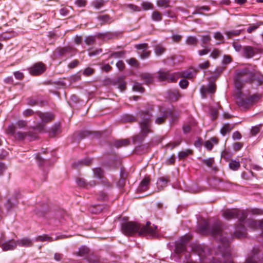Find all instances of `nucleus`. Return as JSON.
<instances>
[{
  "label": "nucleus",
  "instance_id": "f257e3e1",
  "mask_svg": "<svg viewBox=\"0 0 263 263\" xmlns=\"http://www.w3.org/2000/svg\"><path fill=\"white\" fill-rule=\"evenodd\" d=\"M157 226L152 225L149 221L145 225L134 221L125 222L121 225L122 232L126 236H133L138 233L139 236L153 238L157 236Z\"/></svg>",
  "mask_w": 263,
  "mask_h": 263
},
{
  "label": "nucleus",
  "instance_id": "f03ea898",
  "mask_svg": "<svg viewBox=\"0 0 263 263\" xmlns=\"http://www.w3.org/2000/svg\"><path fill=\"white\" fill-rule=\"evenodd\" d=\"M222 216L227 220H231L238 218L239 224L235 227V230L233 235L228 238H231L230 242L235 237L238 239L245 237L247 235L246 228L242 224L247 217V213L244 211L238 209H227L222 212Z\"/></svg>",
  "mask_w": 263,
  "mask_h": 263
},
{
  "label": "nucleus",
  "instance_id": "7ed1b4c3",
  "mask_svg": "<svg viewBox=\"0 0 263 263\" xmlns=\"http://www.w3.org/2000/svg\"><path fill=\"white\" fill-rule=\"evenodd\" d=\"M137 116L141 119L139 123L141 133L133 137V142L135 144L137 142L141 143L147 135L152 132L151 119L153 115L152 112L148 110H140L137 113Z\"/></svg>",
  "mask_w": 263,
  "mask_h": 263
},
{
  "label": "nucleus",
  "instance_id": "20e7f679",
  "mask_svg": "<svg viewBox=\"0 0 263 263\" xmlns=\"http://www.w3.org/2000/svg\"><path fill=\"white\" fill-rule=\"evenodd\" d=\"M254 81H257L259 85L262 84L263 75L259 72H253L247 68L238 70L235 78L236 84L242 82L252 83Z\"/></svg>",
  "mask_w": 263,
  "mask_h": 263
},
{
  "label": "nucleus",
  "instance_id": "39448f33",
  "mask_svg": "<svg viewBox=\"0 0 263 263\" xmlns=\"http://www.w3.org/2000/svg\"><path fill=\"white\" fill-rule=\"evenodd\" d=\"M262 95L259 93H255L245 99H240L237 102L238 105L245 108H248L254 104L258 102L261 98Z\"/></svg>",
  "mask_w": 263,
  "mask_h": 263
},
{
  "label": "nucleus",
  "instance_id": "423d86ee",
  "mask_svg": "<svg viewBox=\"0 0 263 263\" xmlns=\"http://www.w3.org/2000/svg\"><path fill=\"white\" fill-rule=\"evenodd\" d=\"M6 132L7 135L13 137L17 140H23L27 136L30 135V132H16V127L13 124H11L8 126Z\"/></svg>",
  "mask_w": 263,
  "mask_h": 263
},
{
  "label": "nucleus",
  "instance_id": "0eeeda50",
  "mask_svg": "<svg viewBox=\"0 0 263 263\" xmlns=\"http://www.w3.org/2000/svg\"><path fill=\"white\" fill-rule=\"evenodd\" d=\"M168 116H170L171 117L172 120L174 121L177 118L179 115L178 114L174 112L173 110L170 109L161 111V115L157 117L155 119V123L159 125L163 124L165 122Z\"/></svg>",
  "mask_w": 263,
  "mask_h": 263
},
{
  "label": "nucleus",
  "instance_id": "6e6552de",
  "mask_svg": "<svg viewBox=\"0 0 263 263\" xmlns=\"http://www.w3.org/2000/svg\"><path fill=\"white\" fill-rule=\"evenodd\" d=\"M158 78L160 81H167L168 83L176 82L178 77L176 73H170L168 71H159Z\"/></svg>",
  "mask_w": 263,
  "mask_h": 263
},
{
  "label": "nucleus",
  "instance_id": "1a4fd4ad",
  "mask_svg": "<svg viewBox=\"0 0 263 263\" xmlns=\"http://www.w3.org/2000/svg\"><path fill=\"white\" fill-rule=\"evenodd\" d=\"M190 239V238L189 236H184L176 243L175 251L177 254L180 255L186 251V245Z\"/></svg>",
  "mask_w": 263,
  "mask_h": 263
},
{
  "label": "nucleus",
  "instance_id": "9d476101",
  "mask_svg": "<svg viewBox=\"0 0 263 263\" xmlns=\"http://www.w3.org/2000/svg\"><path fill=\"white\" fill-rule=\"evenodd\" d=\"M46 65L42 62H37L28 68L29 73L33 76H39L46 70Z\"/></svg>",
  "mask_w": 263,
  "mask_h": 263
},
{
  "label": "nucleus",
  "instance_id": "9b49d317",
  "mask_svg": "<svg viewBox=\"0 0 263 263\" xmlns=\"http://www.w3.org/2000/svg\"><path fill=\"white\" fill-rule=\"evenodd\" d=\"M135 48L138 50V53L142 59H146L149 57L151 51L148 50V46L146 43L135 45Z\"/></svg>",
  "mask_w": 263,
  "mask_h": 263
},
{
  "label": "nucleus",
  "instance_id": "f8f14e48",
  "mask_svg": "<svg viewBox=\"0 0 263 263\" xmlns=\"http://www.w3.org/2000/svg\"><path fill=\"white\" fill-rule=\"evenodd\" d=\"M261 49L259 48L246 46L242 48V54L245 58L250 59L253 57L256 54L261 53Z\"/></svg>",
  "mask_w": 263,
  "mask_h": 263
},
{
  "label": "nucleus",
  "instance_id": "ddd939ff",
  "mask_svg": "<svg viewBox=\"0 0 263 263\" xmlns=\"http://www.w3.org/2000/svg\"><path fill=\"white\" fill-rule=\"evenodd\" d=\"M244 222L248 227L252 230H257L258 228H260L263 237V220L257 221L253 219L248 218L245 221H244Z\"/></svg>",
  "mask_w": 263,
  "mask_h": 263
},
{
  "label": "nucleus",
  "instance_id": "4468645a",
  "mask_svg": "<svg viewBox=\"0 0 263 263\" xmlns=\"http://www.w3.org/2000/svg\"><path fill=\"white\" fill-rule=\"evenodd\" d=\"M57 51L60 55L72 57L76 53L77 49L72 47L67 46L57 49Z\"/></svg>",
  "mask_w": 263,
  "mask_h": 263
},
{
  "label": "nucleus",
  "instance_id": "2eb2a0df",
  "mask_svg": "<svg viewBox=\"0 0 263 263\" xmlns=\"http://www.w3.org/2000/svg\"><path fill=\"white\" fill-rule=\"evenodd\" d=\"M17 246V240L10 239L2 242V248L3 251H7L14 250Z\"/></svg>",
  "mask_w": 263,
  "mask_h": 263
},
{
  "label": "nucleus",
  "instance_id": "dca6fc26",
  "mask_svg": "<svg viewBox=\"0 0 263 263\" xmlns=\"http://www.w3.org/2000/svg\"><path fill=\"white\" fill-rule=\"evenodd\" d=\"M35 113L42 121L45 123L49 122L54 119V115L51 112L43 113L41 111H36Z\"/></svg>",
  "mask_w": 263,
  "mask_h": 263
},
{
  "label": "nucleus",
  "instance_id": "f3484780",
  "mask_svg": "<svg viewBox=\"0 0 263 263\" xmlns=\"http://www.w3.org/2000/svg\"><path fill=\"white\" fill-rule=\"evenodd\" d=\"M76 182L79 186L87 189H88L89 187L95 186L97 184L95 181L86 182L84 179L81 178H77L76 180Z\"/></svg>",
  "mask_w": 263,
  "mask_h": 263
},
{
  "label": "nucleus",
  "instance_id": "a211bd4d",
  "mask_svg": "<svg viewBox=\"0 0 263 263\" xmlns=\"http://www.w3.org/2000/svg\"><path fill=\"white\" fill-rule=\"evenodd\" d=\"M64 238L63 236H58L55 239H53L52 237L49 236L48 235L44 234L42 235H40L35 238V241H48L50 242L53 241L54 240H57L59 239H62Z\"/></svg>",
  "mask_w": 263,
  "mask_h": 263
},
{
  "label": "nucleus",
  "instance_id": "6ab92c4d",
  "mask_svg": "<svg viewBox=\"0 0 263 263\" xmlns=\"http://www.w3.org/2000/svg\"><path fill=\"white\" fill-rule=\"evenodd\" d=\"M17 246L23 247H30L33 246V242L30 238L25 237L17 240Z\"/></svg>",
  "mask_w": 263,
  "mask_h": 263
},
{
  "label": "nucleus",
  "instance_id": "aec40b11",
  "mask_svg": "<svg viewBox=\"0 0 263 263\" xmlns=\"http://www.w3.org/2000/svg\"><path fill=\"white\" fill-rule=\"evenodd\" d=\"M140 78L146 85L152 84L154 82V77L152 74L149 73H143L140 74Z\"/></svg>",
  "mask_w": 263,
  "mask_h": 263
},
{
  "label": "nucleus",
  "instance_id": "412c9836",
  "mask_svg": "<svg viewBox=\"0 0 263 263\" xmlns=\"http://www.w3.org/2000/svg\"><path fill=\"white\" fill-rule=\"evenodd\" d=\"M93 177L98 178L102 180L103 183H105L106 181V179L104 177V173L103 170L100 168L97 167L93 170Z\"/></svg>",
  "mask_w": 263,
  "mask_h": 263
},
{
  "label": "nucleus",
  "instance_id": "4be33fe9",
  "mask_svg": "<svg viewBox=\"0 0 263 263\" xmlns=\"http://www.w3.org/2000/svg\"><path fill=\"white\" fill-rule=\"evenodd\" d=\"M149 183V178L148 177H145L141 182L138 190L139 192H144L148 189V185Z\"/></svg>",
  "mask_w": 263,
  "mask_h": 263
},
{
  "label": "nucleus",
  "instance_id": "5701e85b",
  "mask_svg": "<svg viewBox=\"0 0 263 263\" xmlns=\"http://www.w3.org/2000/svg\"><path fill=\"white\" fill-rule=\"evenodd\" d=\"M167 98L172 101H176L180 98V95L177 90H169L167 92Z\"/></svg>",
  "mask_w": 263,
  "mask_h": 263
},
{
  "label": "nucleus",
  "instance_id": "b1692460",
  "mask_svg": "<svg viewBox=\"0 0 263 263\" xmlns=\"http://www.w3.org/2000/svg\"><path fill=\"white\" fill-rule=\"evenodd\" d=\"M201 161L208 167H211L213 171H218V168L216 166H213V165L214 163V159L213 158H209L208 159H202Z\"/></svg>",
  "mask_w": 263,
  "mask_h": 263
},
{
  "label": "nucleus",
  "instance_id": "393cba45",
  "mask_svg": "<svg viewBox=\"0 0 263 263\" xmlns=\"http://www.w3.org/2000/svg\"><path fill=\"white\" fill-rule=\"evenodd\" d=\"M170 182L169 178L167 176L160 177L157 182V184L159 187L163 188L166 186L167 183Z\"/></svg>",
  "mask_w": 263,
  "mask_h": 263
},
{
  "label": "nucleus",
  "instance_id": "a878e982",
  "mask_svg": "<svg viewBox=\"0 0 263 263\" xmlns=\"http://www.w3.org/2000/svg\"><path fill=\"white\" fill-rule=\"evenodd\" d=\"M91 162H92L91 159L86 158L84 160H82L79 161L77 162L74 163L73 164V165L76 168H77L79 166H82V165L88 166L91 164Z\"/></svg>",
  "mask_w": 263,
  "mask_h": 263
},
{
  "label": "nucleus",
  "instance_id": "bb28decb",
  "mask_svg": "<svg viewBox=\"0 0 263 263\" xmlns=\"http://www.w3.org/2000/svg\"><path fill=\"white\" fill-rule=\"evenodd\" d=\"M121 120L124 122L133 123L137 121L136 118L132 115L125 114L122 116Z\"/></svg>",
  "mask_w": 263,
  "mask_h": 263
},
{
  "label": "nucleus",
  "instance_id": "cd10ccee",
  "mask_svg": "<svg viewBox=\"0 0 263 263\" xmlns=\"http://www.w3.org/2000/svg\"><path fill=\"white\" fill-rule=\"evenodd\" d=\"M89 252V249L86 246H82L80 248L78 252L76 254L81 257L86 256Z\"/></svg>",
  "mask_w": 263,
  "mask_h": 263
},
{
  "label": "nucleus",
  "instance_id": "c85d7f7f",
  "mask_svg": "<svg viewBox=\"0 0 263 263\" xmlns=\"http://www.w3.org/2000/svg\"><path fill=\"white\" fill-rule=\"evenodd\" d=\"M185 43L190 46H196L198 43V39L194 36H188L186 39Z\"/></svg>",
  "mask_w": 263,
  "mask_h": 263
},
{
  "label": "nucleus",
  "instance_id": "c756f323",
  "mask_svg": "<svg viewBox=\"0 0 263 263\" xmlns=\"http://www.w3.org/2000/svg\"><path fill=\"white\" fill-rule=\"evenodd\" d=\"M211 37L209 35H204L201 36V46L206 48L207 45L210 43Z\"/></svg>",
  "mask_w": 263,
  "mask_h": 263
},
{
  "label": "nucleus",
  "instance_id": "7c9ffc66",
  "mask_svg": "<svg viewBox=\"0 0 263 263\" xmlns=\"http://www.w3.org/2000/svg\"><path fill=\"white\" fill-rule=\"evenodd\" d=\"M170 0H157L156 4L158 7L167 8L170 7Z\"/></svg>",
  "mask_w": 263,
  "mask_h": 263
},
{
  "label": "nucleus",
  "instance_id": "2f4dec72",
  "mask_svg": "<svg viewBox=\"0 0 263 263\" xmlns=\"http://www.w3.org/2000/svg\"><path fill=\"white\" fill-rule=\"evenodd\" d=\"M130 144V141L128 139H121L117 140L115 144L117 147H121L122 146H126Z\"/></svg>",
  "mask_w": 263,
  "mask_h": 263
},
{
  "label": "nucleus",
  "instance_id": "473e14b6",
  "mask_svg": "<svg viewBox=\"0 0 263 263\" xmlns=\"http://www.w3.org/2000/svg\"><path fill=\"white\" fill-rule=\"evenodd\" d=\"M107 3L104 0H95L91 3V5L97 9H99Z\"/></svg>",
  "mask_w": 263,
  "mask_h": 263
},
{
  "label": "nucleus",
  "instance_id": "72a5a7b5",
  "mask_svg": "<svg viewBox=\"0 0 263 263\" xmlns=\"http://www.w3.org/2000/svg\"><path fill=\"white\" fill-rule=\"evenodd\" d=\"M216 90V86L215 84H210L207 86L206 88L204 87H202L201 89V91L202 93H204V92H207L210 93H214L215 92Z\"/></svg>",
  "mask_w": 263,
  "mask_h": 263
},
{
  "label": "nucleus",
  "instance_id": "f704fd0d",
  "mask_svg": "<svg viewBox=\"0 0 263 263\" xmlns=\"http://www.w3.org/2000/svg\"><path fill=\"white\" fill-rule=\"evenodd\" d=\"M151 17L152 20L155 22H160L162 20V14L157 10L153 11Z\"/></svg>",
  "mask_w": 263,
  "mask_h": 263
},
{
  "label": "nucleus",
  "instance_id": "c9c22d12",
  "mask_svg": "<svg viewBox=\"0 0 263 263\" xmlns=\"http://www.w3.org/2000/svg\"><path fill=\"white\" fill-rule=\"evenodd\" d=\"M165 50V48L160 45H157L155 47V53L158 56L162 54L163 53H164Z\"/></svg>",
  "mask_w": 263,
  "mask_h": 263
},
{
  "label": "nucleus",
  "instance_id": "e433bc0d",
  "mask_svg": "<svg viewBox=\"0 0 263 263\" xmlns=\"http://www.w3.org/2000/svg\"><path fill=\"white\" fill-rule=\"evenodd\" d=\"M98 20L102 22V24L110 23L111 22V17L108 14H105L98 16Z\"/></svg>",
  "mask_w": 263,
  "mask_h": 263
},
{
  "label": "nucleus",
  "instance_id": "4c0bfd02",
  "mask_svg": "<svg viewBox=\"0 0 263 263\" xmlns=\"http://www.w3.org/2000/svg\"><path fill=\"white\" fill-rule=\"evenodd\" d=\"M232 128L229 124H224L220 129V133L223 136H225L228 132H230Z\"/></svg>",
  "mask_w": 263,
  "mask_h": 263
},
{
  "label": "nucleus",
  "instance_id": "58836bf2",
  "mask_svg": "<svg viewBox=\"0 0 263 263\" xmlns=\"http://www.w3.org/2000/svg\"><path fill=\"white\" fill-rule=\"evenodd\" d=\"M229 167L233 171L238 170L240 166L239 162L235 160H232L229 163Z\"/></svg>",
  "mask_w": 263,
  "mask_h": 263
},
{
  "label": "nucleus",
  "instance_id": "ea45409f",
  "mask_svg": "<svg viewBox=\"0 0 263 263\" xmlns=\"http://www.w3.org/2000/svg\"><path fill=\"white\" fill-rule=\"evenodd\" d=\"M60 125L59 124H55L49 131V134L50 136H54L58 133H59L60 131Z\"/></svg>",
  "mask_w": 263,
  "mask_h": 263
},
{
  "label": "nucleus",
  "instance_id": "a19ab883",
  "mask_svg": "<svg viewBox=\"0 0 263 263\" xmlns=\"http://www.w3.org/2000/svg\"><path fill=\"white\" fill-rule=\"evenodd\" d=\"M133 89L134 91H139L142 93L144 91V88L142 86L141 84L138 82H134Z\"/></svg>",
  "mask_w": 263,
  "mask_h": 263
},
{
  "label": "nucleus",
  "instance_id": "79ce46f5",
  "mask_svg": "<svg viewBox=\"0 0 263 263\" xmlns=\"http://www.w3.org/2000/svg\"><path fill=\"white\" fill-rule=\"evenodd\" d=\"M84 41L87 45H91L95 43L96 37L92 35L87 36L85 37Z\"/></svg>",
  "mask_w": 263,
  "mask_h": 263
},
{
  "label": "nucleus",
  "instance_id": "37998d69",
  "mask_svg": "<svg viewBox=\"0 0 263 263\" xmlns=\"http://www.w3.org/2000/svg\"><path fill=\"white\" fill-rule=\"evenodd\" d=\"M263 25V22H260L256 24H252L251 26L247 29V31L248 33H251L253 31L257 29L260 25Z\"/></svg>",
  "mask_w": 263,
  "mask_h": 263
},
{
  "label": "nucleus",
  "instance_id": "c03bdc74",
  "mask_svg": "<svg viewBox=\"0 0 263 263\" xmlns=\"http://www.w3.org/2000/svg\"><path fill=\"white\" fill-rule=\"evenodd\" d=\"M141 6L143 10H148L150 9H153V5L148 2H144L142 3Z\"/></svg>",
  "mask_w": 263,
  "mask_h": 263
},
{
  "label": "nucleus",
  "instance_id": "a18cd8bd",
  "mask_svg": "<svg viewBox=\"0 0 263 263\" xmlns=\"http://www.w3.org/2000/svg\"><path fill=\"white\" fill-rule=\"evenodd\" d=\"M127 8H129L132 12H139L141 10L140 7L134 4H128L126 5Z\"/></svg>",
  "mask_w": 263,
  "mask_h": 263
},
{
  "label": "nucleus",
  "instance_id": "49530a36",
  "mask_svg": "<svg viewBox=\"0 0 263 263\" xmlns=\"http://www.w3.org/2000/svg\"><path fill=\"white\" fill-rule=\"evenodd\" d=\"M241 32L240 30H233L228 31L226 33V34L228 36L229 38H231L233 36H237L240 34Z\"/></svg>",
  "mask_w": 263,
  "mask_h": 263
},
{
  "label": "nucleus",
  "instance_id": "de8ad7c7",
  "mask_svg": "<svg viewBox=\"0 0 263 263\" xmlns=\"http://www.w3.org/2000/svg\"><path fill=\"white\" fill-rule=\"evenodd\" d=\"M191 153V151L187 149L185 151H181L178 153V158L179 159H183L186 157L190 154Z\"/></svg>",
  "mask_w": 263,
  "mask_h": 263
},
{
  "label": "nucleus",
  "instance_id": "09e8293b",
  "mask_svg": "<svg viewBox=\"0 0 263 263\" xmlns=\"http://www.w3.org/2000/svg\"><path fill=\"white\" fill-rule=\"evenodd\" d=\"M27 125V123L25 120H18L16 122L15 125H14L16 128L18 127L19 128H24Z\"/></svg>",
  "mask_w": 263,
  "mask_h": 263
},
{
  "label": "nucleus",
  "instance_id": "8fccbe9b",
  "mask_svg": "<svg viewBox=\"0 0 263 263\" xmlns=\"http://www.w3.org/2000/svg\"><path fill=\"white\" fill-rule=\"evenodd\" d=\"M89 263H102L99 257L97 256H92L88 258Z\"/></svg>",
  "mask_w": 263,
  "mask_h": 263
},
{
  "label": "nucleus",
  "instance_id": "3c124183",
  "mask_svg": "<svg viewBox=\"0 0 263 263\" xmlns=\"http://www.w3.org/2000/svg\"><path fill=\"white\" fill-rule=\"evenodd\" d=\"M181 77L190 79L194 77V73L192 71H184L182 72Z\"/></svg>",
  "mask_w": 263,
  "mask_h": 263
},
{
  "label": "nucleus",
  "instance_id": "603ef678",
  "mask_svg": "<svg viewBox=\"0 0 263 263\" xmlns=\"http://www.w3.org/2000/svg\"><path fill=\"white\" fill-rule=\"evenodd\" d=\"M74 4L79 7H84L87 4V0H76Z\"/></svg>",
  "mask_w": 263,
  "mask_h": 263
},
{
  "label": "nucleus",
  "instance_id": "864d4df0",
  "mask_svg": "<svg viewBox=\"0 0 263 263\" xmlns=\"http://www.w3.org/2000/svg\"><path fill=\"white\" fill-rule=\"evenodd\" d=\"M221 51L218 49H214L211 52L210 57L213 59H217L220 55Z\"/></svg>",
  "mask_w": 263,
  "mask_h": 263
},
{
  "label": "nucleus",
  "instance_id": "5fc2aeb1",
  "mask_svg": "<svg viewBox=\"0 0 263 263\" xmlns=\"http://www.w3.org/2000/svg\"><path fill=\"white\" fill-rule=\"evenodd\" d=\"M261 127V125H259L258 126H255L254 127H252L251 133L252 136H255L256 135L260 130V128Z\"/></svg>",
  "mask_w": 263,
  "mask_h": 263
},
{
  "label": "nucleus",
  "instance_id": "6e6d98bb",
  "mask_svg": "<svg viewBox=\"0 0 263 263\" xmlns=\"http://www.w3.org/2000/svg\"><path fill=\"white\" fill-rule=\"evenodd\" d=\"M34 114V112L31 109H26L23 112V115L25 117L32 116Z\"/></svg>",
  "mask_w": 263,
  "mask_h": 263
},
{
  "label": "nucleus",
  "instance_id": "4d7b16f0",
  "mask_svg": "<svg viewBox=\"0 0 263 263\" xmlns=\"http://www.w3.org/2000/svg\"><path fill=\"white\" fill-rule=\"evenodd\" d=\"M125 52L124 51H117L114 52L110 54L109 57H114V58H120L123 56Z\"/></svg>",
  "mask_w": 263,
  "mask_h": 263
},
{
  "label": "nucleus",
  "instance_id": "13d9d810",
  "mask_svg": "<svg viewBox=\"0 0 263 263\" xmlns=\"http://www.w3.org/2000/svg\"><path fill=\"white\" fill-rule=\"evenodd\" d=\"M189 85V82L185 79H182L179 82V86L183 89L186 88Z\"/></svg>",
  "mask_w": 263,
  "mask_h": 263
},
{
  "label": "nucleus",
  "instance_id": "bf43d9fd",
  "mask_svg": "<svg viewBox=\"0 0 263 263\" xmlns=\"http://www.w3.org/2000/svg\"><path fill=\"white\" fill-rule=\"evenodd\" d=\"M94 72V69L91 68L87 67L83 71V74L86 76H89Z\"/></svg>",
  "mask_w": 263,
  "mask_h": 263
},
{
  "label": "nucleus",
  "instance_id": "052dcab7",
  "mask_svg": "<svg viewBox=\"0 0 263 263\" xmlns=\"http://www.w3.org/2000/svg\"><path fill=\"white\" fill-rule=\"evenodd\" d=\"M13 74L15 78L17 80H22L24 77V74L19 71L14 72Z\"/></svg>",
  "mask_w": 263,
  "mask_h": 263
},
{
  "label": "nucleus",
  "instance_id": "680f3d73",
  "mask_svg": "<svg viewBox=\"0 0 263 263\" xmlns=\"http://www.w3.org/2000/svg\"><path fill=\"white\" fill-rule=\"evenodd\" d=\"M79 64V62L78 60H74L69 64L68 67L70 68H74L76 67Z\"/></svg>",
  "mask_w": 263,
  "mask_h": 263
},
{
  "label": "nucleus",
  "instance_id": "e2e57ef3",
  "mask_svg": "<svg viewBox=\"0 0 263 263\" xmlns=\"http://www.w3.org/2000/svg\"><path fill=\"white\" fill-rule=\"evenodd\" d=\"M210 64V62L209 61H206L203 63L199 64L198 67L200 69H206L209 67Z\"/></svg>",
  "mask_w": 263,
  "mask_h": 263
},
{
  "label": "nucleus",
  "instance_id": "0e129e2a",
  "mask_svg": "<svg viewBox=\"0 0 263 263\" xmlns=\"http://www.w3.org/2000/svg\"><path fill=\"white\" fill-rule=\"evenodd\" d=\"M60 13L63 16H66L69 14V10L65 7H63L60 10Z\"/></svg>",
  "mask_w": 263,
  "mask_h": 263
},
{
  "label": "nucleus",
  "instance_id": "69168bd1",
  "mask_svg": "<svg viewBox=\"0 0 263 263\" xmlns=\"http://www.w3.org/2000/svg\"><path fill=\"white\" fill-rule=\"evenodd\" d=\"M101 49H96L95 50L90 51L88 53V55L89 57L95 56L101 53L102 52Z\"/></svg>",
  "mask_w": 263,
  "mask_h": 263
},
{
  "label": "nucleus",
  "instance_id": "338daca9",
  "mask_svg": "<svg viewBox=\"0 0 263 263\" xmlns=\"http://www.w3.org/2000/svg\"><path fill=\"white\" fill-rule=\"evenodd\" d=\"M204 146L208 150L211 151L213 148V145L211 141L208 140L205 142Z\"/></svg>",
  "mask_w": 263,
  "mask_h": 263
},
{
  "label": "nucleus",
  "instance_id": "774afa93",
  "mask_svg": "<svg viewBox=\"0 0 263 263\" xmlns=\"http://www.w3.org/2000/svg\"><path fill=\"white\" fill-rule=\"evenodd\" d=\"M172 39L175 42H179L182 39V36L178 34H173L172 36Z\"/></svg>",
  "mask_w": 263,
  "mask_h": 263
}]
</instances>
